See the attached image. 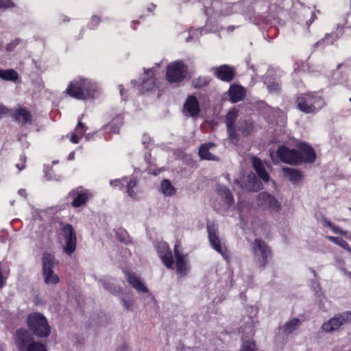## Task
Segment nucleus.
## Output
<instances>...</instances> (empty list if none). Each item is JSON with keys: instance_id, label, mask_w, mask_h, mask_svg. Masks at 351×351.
<instances>
[{"instance_id": "1", "label": "nucleus", "mask_w": 351, "mask_h": 351, "mask_svg": "<svg viewBox=\"0 0 351 351\" xmlns=\"http://www.w3.org/2000/svg\"><path fill=\"white\" fill-rule=\"evenodd\" d=\"M97 91L95 84L86 78H77L70 82L66 93L71 97L85 100L94 98Z\"/></svg>"}, {"instance_id": "2", "label": "nucleus", "mask_w": 351, "mask_h": 351, "mask_svg": "<svg viewBox=\"0 0 351 351\" xmlns=\"http://www.w3.org/2000/svg\"><path fill=\"white\" fill-rule=\"evenodd\" d=\"M27 324L32 334L37 337H47L51 332L47 318L40 313H30L27 317Z\"/></svg>"}, {"instance_id": "3", "label": "nucleus", "mask_w": 351, "mask_h": 351, "mask_svg": "<svg viewBox=\"0 0 351 351\" xmlns=\"http://www.w3.org/2000/svg\"><path fill=\"white\" fill-rule=\"evenodd\" d=\"M41 261L42 274L45 283L53 285L58 284L60 282V278L57 274H54L53 270L55 264L53 256L45 252L43 254Z\"/></svg>"}, {"instance_id": "4", "label": "nucleus", "mask_w": 351, "mask_h": 351, "mask_svg": "<svg viewBox=\"0 0 351 351\" xmlns=\"http://www.w3.org/2000/svg\"><path fill=\"white\" fill-rule=\"evenodd\" d=\"M131 84L137 88L141 94L148 93L154 89V69H144L138 80H131Z\"/></svg>"}, {"instance_id": "5", "label": "nucleus", "mask_w": 351, "mask_h": 351, "mask_svg": "<svg viewBox=\"0 0 351 351\" xmlns=\"http://www.w3.org/2000/svg\"><path fill=\"white\" fill-rule=\"evenodd\" d=\"M186 66L182 61L170 63L167 67V79L169 82H179L186 76Z\"/></svg>"}, {"instance_id": "6", "label": "nucleus", "mask_w": 351, "mask_h": 351, "mask_svg": "<svg viewBox=\"0 0 351 351\" xmlns=\"http://www.w3.org/2000/svg\"><path fill=\"white\" fill-rule=\"evenodd\" d=\"M62 235L65 240L64 252L71 255L76 250L77 237L73 226L69 223L64 224L61 228Z\"/></svg>"}, {"instance_id": "7", "label": "nucleus", "mask_w": 351, "mask_h": 351, "mask_svg": "<svg viewBox=\"0 0 351 351\" xmlns=\"http://www.w3.org/2000/svg\"><path fill=\"white\" fill-rule=\"evenodd\" d=\"M69 196L73 198L71 205L74 208H78L84 206L93 195L89 190L80 186L71 190Z\"/></svg>"}, {"instance_id": "8", "label": "nucleus", "mask_w": 351, "mask_h": 351, "mask_svg": "<svg viewBox=\"0 0 351 351\" xmlns=\"http://www.w3.org/2000/svg\"><path fill=\"white\" fill-rule=\"evenodd\" d=\"M110 184L111 186L117 188L126 193L129 197L132 198L135 197L136 194L133 190L136 186V180L135 178L123 177L121 179L111 180Z\"/></svg>"}, {"instance_id": "9", "label": "nucleus", "mask_w": 351, "mask_h": 351, "mask_svg": "<svg viewBox=\"0 0 351 351\" xmlns=\"http://www.w3.org/2000/svg\"><path fill=\"white\" fill-rule=\"evenodd\" d=\"M15 344L19 351H25L32 342H36L32 335L25 328H19L14 336Z\"/></svg>"}, {"instance_id": "10", "label": "nucleus", "mask_w": 351, "mask_h": 351, "mask_svg": "<svg viewBox=\"0 0 351 351\" xmlns=\"http://www.w3.org/2000/svg\"><path fill=\"white\" fill-rule=\"evenodd\" d=\"M277 154L285 163L295 165L301 161V155L298 151L290 149L285 146L278 147Z\"/></svg>"}, {"instance_id": "11", "label": "nucleus", "mask_w": 351, "mask_h": 351, "mask_svg": "<svg viewBox=\"0 0 351 351\" xmlns=\"http://www.w3.org/2000/svg\"><path fill=\"white\" fill-rule=\"evenodd\" d=\"M11 115L13 121L20 123L21 125L33 123V116L27 107L19 106L12 111Z\"/></svg>"}, {"instance_id": "12", "label": "nucleus", "mask_w": 351, "mask_h": 351, "mask_svg": "<svg viewBox=\"0 0 351 351\" xmlns=\"http://www.w3.org/2000/svg\"><path fill=\"white\" fill-rule=\"evenodd\" d=\"M236 182L241 187L247 191H256L261 189V183L256 178L254 173H249L246 176L236 180Z\"/></svg>"}, {"instance_id": "13", "label": "nucleus", "mask_w": 351, "mask_h": 351, "mask_svg": "<svg viewBox=\"0 0 351 351\" xmlns=\"http://www.w3.org/2000/svg\"><path fill=\"white\" fill-rule=\"evenodd\" d=\"M256 199L258 205L267 207L274 210H278L280 207L278 202L267 192L259 193L256 197Z\"/></svg>"}, {"instance_id": "14", "label": "nucleus", "mask_w": 351, "mask_h": 351, "mask_svg": "<svg viewBox=\"0 0 351 351\" xmlns=\"http://www.w3.org/2000/svg\"><path fill=\"white\" fill-rule=\"evenodd\" d=\"M128 282L134 289L138 293H147L149 292L147 287L141 281L134 273L128 270L124 271Z\"/></svg>"}, {"instance_id": "15", "label": "nucleus", "mask_w": 351, "mask_h": 351, "mask_svg": "<svg viewBox=\"0 0 351 351\" xmlns=\"http://www.w3.org/2000/svg\"><path fill=\"white\" fill-rule=\"evenodd\" d=\"M252 249L256 256L262 257V266H265L267 258L270 255V250L267 243L261 239H256L253 243Z\"/></svg>"}, {"instance_id": "16", "label": "nucleus", "mask_w": 351, "mask_h": 351, "mask_svg": "<svg viewBox=\"0 0 351 351\" xmlns=\"http://www.w3.org/2000/svg\"><path fill=\"white\" fill-rule=\"evenodd\" d=\"M123 115L122 114H118L115 115L108 124L104 125L102 129L110 134H119L120 129L123 125Z\"/></svg>"}, {"instance_id": "17", "label": "nucleus", "mask_w": 351, "mask_h": 351, "mask_svg": "<svg viewBox=\"0 0 351 351\" xmlns=\"http://www.w3.org/2000/svg\"><path fill=\"white\" fill-rule=\"evenodd\" d=\"M174 254L176 256V265L177 274L180 276H184L187 272V267L184 261V256L180 254L178 250V245H176L174 247Z\"/></svg>"}, {"instance_id": "18", "label": "nucleus", "mask_w": 351, "mask_h": 351, "mask_svg": "<svg viewBox=\"0 0 351 351\" xmlns=\"http://www.w3.org/2000/svg\"><path fill=\"white\" fill-rule=\"evenodd\" d=\"M184 110L185 113L189 115L194 117L199 112V107L197 99L194 96H190L184 106Z\"/></svg>"}, {"instance_id": "19", "label": "nucleus", "mask_w": 351, "mask_h": 351, "mask_svg": "<svg viewBox=\"0 0 351 351\" xmlns=\"http://www.w3.org/2000/svg\"><path fill=\"white\" fill-rule=\"evenodd\" d=\"M234 73V70L227 65L220 66L215 69L216 75L224 81H231L233 79Z\"/></svg>"}, {"instance_id": "20", "label": "nucleus", "mask_w": 351, "mask_h": 351, "mask_svg": "<svg viewBox=\"0 0 351 351\" xmlns=\"http://www.w3.org/2000/svg\"><path fill=\"white\" fill-rule=\"evenodd\" d=\"M207 229L211 245L218 252L223 254L221 242L219 237L216 234L214 224H208Z\"/></svg>"}, {"instance_id": "21", "label": "nucleus", "mask_w": 351, "mask_h": 351, "mask_svg": "<svg viewBox=\"0 0 351 351\" xmlns=\"http://www.w3.org/2000/svg\"><path fill=\"white\" fill-rule=\"evenodd\" d=\"M158 252L164 264L169 268L173 266L172 254L166 243L159 246Z\"/></svg>"}, {"instance_id": "22", "label": "nucleus", "mask_w": 351, "mask_h": 351, "mask_svg": "<svg viewBox=\"0 0 351 351\" xmlns=\"http://www.w3.org/2000/svg\"><path fill=\"white\" fill-rule=\"evenodd\" d=\"M228 94L232 102H237L244 98L245 91L242 86L233 84L230 86Z\"/></svg>"}, {"instance_id": "23", "label": "nucleus", "mask_w": 351, "mask_h": 351, "mask_svg": "<svg viewBox=\"0 0 351 351\" xmlns=\"http://www.w3.org/2000/svg\"><path fill=\"white\" fill-rule=\"evenodd\" d=\"M253 167L258 175V176L262 178L265 182H268L269 180V176L268 173L265 171L263 164L261 160L256 157H253L252 158Z\"/></svg>"}, {"instance_id": "24", "label": "nucleus", "mask_w": 351, "mask_h": 351, "mask_svg": "<svg viewBox=\"0 0 351 351\" xmlns=\"http://www.w3.org/2000/svg\"><path fill=\"white\" fill-rule=\"evenodd\" d=\"M214 146L212 143H205L200 146L199 149V155L203 160H215L217 157L215 154L209 151Z\"/></svg>"}, {"instance_id": "25", "label": "nucleus", "mask_w": 351, "mask_h": 351, "mask_svg": "<svg viewBox=\"0 0 351 351\" xmlns=\"http://www.w3.org/2000/svg\"><path fill=\"white\" fill-rule=\"evenodd\" d=\"M0 78L5 81L16 82L19 75L13 69H0Z\"/></svg>"}, {"instance_id": "26", "label": "nucleus", "mask_w": 351, "mask_h": 351, "mask_svg": "<svg viewBox=\"0 0 351 351\" xmlns=\"http://www.w3.org/2000/svg\"><path fill=\"white\" fill-rule=\"evenodd\" d=\"M298 108L306 113H311L315 111L313 105L309 104L305 96L299 97L297 99Z\"/></svg>"}, {"instance_id": "27", "label": "nucleus", "mask_w": 351, "mask_h": 351, "mask_svg": "<svg viewBox=\"0 0 351 351\" xmlns=\"http://www.w3.org/2000/svg\"><path fill=\"white\" fill-rule=\"evenodd\" d=\"M282 171L285 177L292 182H297L302 178L301 173L293 168H283Z\"/></svg>"}, {"instance_id": "28", "label": "nucleus", "mask_w": 351, "mask_h": 351, "mask_svg": "<svg viewBox=\"0 0 351 351\" xmlns=\"http://www.w3.org/2000/svg\"><path fill=\"white\" fill-rule=\"evenodd\" d=\"M342 325V321L337 316L331 318L328 322L322 325V328L325 332H329L338 329Z\"/></svg>"}, {"instance_id": "29", "label": "nucleus", "mask_w": 351, "mask_h": 351, "mask_svg": "<svg viewBox=\"0 0 351 351\" xmlns=\"http://www.w3.org/2000/svg\"><path fill=\"white\" fill-rule=\"evenodd\" d=\"M299 147L301 151V156H302L304 157L306 161L313 162L315 160V154L311 147H308L304 143H300L299 145Z\"/></svg>"}, {"instance_id": "30", "label": "nucleus", "mask_w": 351, "mask_h": 351, "mask_svg": "<svg viewBox=\"0 0 351 351\" xmlns=\"http://www.w3.org/2000/svg\"><path fill=\"white\" fill-rule=\"evenodd\" d=\"M143 144L145 145V160L147 161L148 164L152 163V154L151 150L152 149L149 148V147H152V140L149 138V137L147 135H143V140H142Z\"/></svg>"}, {"instance_id": "31", "label": "nucleus", "mask_w": 351, "mask_h": 351, "mask_svg": "<svg viewBox=\"0 0 351 351\" xmlns=\"http://www.w3.org/2000/svg\"><path fill=\"white\" fill-rule=\"evenodd\" d=\"M160 189L165 196H170L176 193V189L169 180H162Z\"/></svg>"}, {"instance_id": "32", "label": "nucleus", "mask_w": 351, "mask_h": 351, "mask_svg": "<svg viewBox=\"0 0 351 351\" xmlns=\"http://www.w3.org/2000/svg\"><path fill=\"white\" fill-rule=\"evenodd\" d=\"M254 129V124L250 120H244L240 122L239 130L243 136H248Z\"/></svg>"}, {"instance_id": "33", "label": "nucleus", "mask_w": 351, "mask_h": 351, "mask_svg": "<svg viewBox=\"0 0 351 351\" xmlns=\"http://www.w3.org/2000/svg\"><path fill=\"white\" fill-rule=\"evenodd\" d=\"M239 116V110L236 108H232L226 116V123L227 128L234 126V122Z\"/></svg>"}, {"instance_id": "34", "label": "nucleus", "mask_w": 351, "mask_h": 351, "mask_svg": "<svg viewBox=\"0 0 351 351\" xmlns=\"http://www.w3.org/2000/svg\"><path fill=\"white\" fill-rule=\"evenodd\" d=\"M25 351H47L45 344L41 342H32Z\"/></svg>"}, {"instance_id": "35", "label": "nucleus", "mask_w": 351, "mask_h": 351, "mask_svg": "<svg viewBox=\"0 0 351 351\" xmlns=\"http://www.w3.org/2000/svg\"><path fill=\"white\" fill-rule=\"evenodd\" d=\"M103 287L106 290L112 293H115L120 291V287H117L114 283L110 282H104Z\"/></svg>"}, {"instance_id": "36", "label": "nucleus", "mask_w": 351, "mask_h": 351, "mask_svg": "<svg viewBox=\"0 0 351 351\" xmlns=\"http://www.w3.org/2000/svg\"><path fill=\"white\" fill-rule=\"evenodd\" d=\"M100 22L101 18L97 15H93L88 24V27L90 29H95L98 27Z\"/></svg>"}, {"instance_id": "37", "label": "nucleus", "mask_w": 351, "mask_h": 351, "mask_svg": "<svg viewBox=\"0 0 351 351\" xmlns=\"http://www.w3.org/2000/svg\"><path fill=\"white\" fill-rule=\"evenodd\" d=\"M298 322L299 321L298 319H293L291 320L289 322L287 323L283 327L285 332H291L298 325Z\"/></svg>"}, {"instance_id": "38", "label": "nucleus", "mask_w": 351, "mask_h": 351, "mask_svg": "<svg viewBox=\"0 0 351 351\" xmlns=\"http://www.w3.org/2000/svg\"><path fill=\"white\" fill-rule=\"evenodd\" d=\"M16 6L12 0H0V10H8Z\"/></svg>"}, {"instance_id": "39", "label": "nucleus", "mask_w": 351, "mask_h": 351, "mask_svg": "<svg viewBox=\"0 0 351 351\" xmlns=\"http://www.w3.org/2000/svg\"><path fill=\"white\" fill-rule=\"evenodd\" d=\"M87 127L85 125L84 123H83L81 121H79L74 132L81 135V136H84V134L86 133L87 130Z\"/></svg>"}, {"instance_id": "40", "label": "nucleus", "mask_w": 351, "mask_h": 351, "mask_svg": "<svg viewBox=\"0 0 351 351\" xmlns=\"http://www.w3.org/2000/svg\"><path fill=\"white\" fill-rule=\"evenodd\" d=\"M122 301L123 305L125 309L130 311L132 310V308L134 305V300L133 299L123 298Z\"/></svg>"}, {"instance_id": "41", "label": "nucleus", "mask_w": 351, "mask_h": 351, "mask_svg": "<svg viewBox=\"0 0 351 351\" xmlns=\"http://www.w3.org/2000/svg\"><path fill=\"white\" fill-rule=\"evenodd\" d=\"M227 129H228L230 139L232 141H238V135L236 132L235 127L232 126V127L227 128Z\"/></svg>"}, {"instance_id": "42", "label": "nucleus", "mask_w": 351, "mask_h": 351, "mask_svg": "<svg viewBox=\"0 0 351 351\" xmlns=\"http://www.w3.org/2000/svg\"><path fill=\"white\" fill-rule=\"evenodd\" d=\"M335 242L338 244L339 245H340L341 247H342L343 248L350 251L351 252V249L349 247V245L348 244V243L344 241L343 239H341V238H339V237H337V238H332Z\"/></svg>"}, {"instance_id": "43", "label": "nucleus", "mask_w": 351, "mask_h": 351, "mask_svg": "<svg viewBox=\"0 0 351 351\" xmlns=\"http://www.w3.org/2000/svg\"><path fill=\"white\" fill-rule=\"evenodd\" d=\"M7 278V276L3 274L2 263H0V289H3L6 285Z\"/></svg>"}, {"instance_id": "44", "label": "nucleus", "mask_w": 351, "mask_h": 351, "mask_svg": "<svg viewBox=\"0 0 351 351\" xmlns=\"http://www.w3.org/2000/svg\"><path fill=\"white\" fill-rule=\"evenodd\" d=\"M241 351H255V344L252 341L244 342Z\"/></svg>"}, {"instance_id": "45", "label": "nucleus", "mask_w": 351, "mask_h": 351, "mask_svg": "<svg viewBox=\"0 0 351 351\" xmlns=\"http://www.w3.org/2000/svg\"><path fill=\"white\" fill-rule=\"evenodd\" d=\"M337 317L342 321V325L351 321V313L346 312L337 316Z\"/></svg>"}, {"instance_id": "46", "label": "nucleus", "mask_w": 351, "mask_h": 351, "mask_svg": "<svg viewBox=\"0 0 351 351\" xmlns=\"http://www.w3.org/2000/svg\"><path fill=\"white\" fill-rule=\"evenodd\" d=\"M82 137L79 134L73 132L71 135L70 141L74 144H77Z\"/></svg>"}, {"instance_id": "47", "label": "nucleus", "mask_w": 351, "mask_h": 351, "mask_svg": "<svg viewBox=\"0 0 351 351\" xmlns=\"http://www.w3.org/2000/svg\"><path fill=\"white\" fill-rule=\"evenodd\" d=\"M118 88H119L120 95H121L122 99L125 100V101L127 100L128 95L126 93V90H125L123 85L119 84L118 86Z\"/></svg>"}, {"instance_id": "48", "label": "nucleus", "mask_w": 351, "mask_h": 351, "mask_svg": "<svg viewBox=\"0 0 351 351\" xmlns=\"http://www.w3.org/2000/svg\"><path fill=\"white\" fill-rule=\"evenodd\" d=\"M223 195H224L225 198L226 199L228 204H231L232 203H233L234 199H233L232 195L230 191L225 190L223 191Z\"/></svg>"}, {"instance_id": "49", "label": "nucleus", "mask_w": 351, "mask_h": 351, "mask_svg": "<svg viewBox=\"0 0 351 351\" xmlns=\"http://www.w3.org/2000/svg\"><path fill=\"white\" fill-rule=\"evenodd\" d=\"M7 112V108L3 106H0V119H1L2 115Z\"/></svg>"}, {"instance_id": "50", "label": "nucleus", "mask_w": 351, "mask_h": 351, "mask_svg": "<svg viewBox=\"0 0 351 351\" xmlns=\"http://www.w3.org/2000/svg\"><path fill=\"white\" fill-rule=\"evenodd\" d=\"M128 345L123 344L121 347L119 348L116 351H126L128 349Z\"/></svg>"}, {"instance_id": "51", "label": "nucleus", "mask_w": 351, "mask_h": 351, "mask_svg": "<svg viewBox=\"0 0 351 351\" xmlns=\"http://www.w3.org/2000/svg\"><path fill=\"white\" fill-rule=\"evenodd\" d=\"M16 167L19 169V171L22 170L23 169L25 168V165H22L21 166H20L19 164L16 165Z\"/></svg>"}, {"instance_id": "52", "label": "nucleus", "mask_w": 351, "mask_h": 351, "mask_svg": "<svg viewBox=\"0 0 351 351\" xmlns=\"http://www.w3.org/2000/svg\"><path fill=\"white\" fill-rule=\"evenodd\" d=\"M273 155H274V154H273V153H271V154H270V156H271V158H272V161H273L274 163H278V160H276V159H275V158H273Z\"/></svg>"}, {"instance_id": "53", "label": "nucleus", "mask_w": 351, "mask_h": 351, "mask_svg": "<svg viewBox=\"0 0 351 351\" xmlns=\"http://www.w3.org/2000/svg\"><path fill=\"white\" fill-rule=\"evenodd\" d=\"M62 21H63L64 22H66V21H67V22H68V21H69V19L68 17L65 16V17L62 19Z\"/></svg>"}, {"instance_id": "54", "label": "nucleus", "mask_w": 351, "mask_h": 351, "mask_svg": "<svg viewBox=\"0 0 351 351\" xmlns=\"http://www.w3.org/2000/svg\"><path fill=\"white\" fill-rule=\"evenodd\" d=\"M73 155H74V154H73V153L70 154H69V158H73Z\"/></svg>"}]
</instances>
